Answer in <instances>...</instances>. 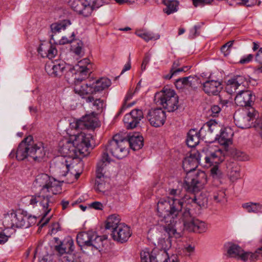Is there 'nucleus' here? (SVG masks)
<instances>
[{
	"mask_svg": "<svg viewBox=\"0 0 262 262\" xmlns=\"http://www.w3.org/2000/svg\"><path fill=\"white\" fill-rule=\"evenodd\" d=\"M233 133L230 128H225L221 130L220 135L216 134L213 140L218 139L219 142L223 145H228L231 142V139Z\"/></svg>",
	"mask_w": 262,
	"mask_h": 262,
	"instance_id": "nucleus-30",
	"label": "nucleus"
},
{
	"mask_svg": "<svg viewBox=\"0 0 262 262\" xmlns=\"http://www.w3.org/2000/svg\"><path fill=\"white\" fill-rule=\"evenodd\" d=\"M109 178L104 174H96L95 180V189L100 192H104L108 188V181Z\"/></svg>",
	"mask_w": 262,
	"mask_h": 262,
	"instance_id": "nucleus-35",
	"label": "nucleus"
},
{
	"mask_svg": "<svg viewBox=\"0 0 262 262\" xmlns=\"http://www.w3.org/2000/svg\"><path fill=\"white\" fill-rule=\"evenodd\" d=\"M177 216H180L183 222V229L188 232H193L198 233L205 232L207 230V225L203 221L194 218L190 212L188 207H184L182 205V210L179 212Z\"/></svg>",
	"mask_w": 262,
	"mask_h": 262,
	"instance_id": "nucleus-5",
	"label": "nucleus"
},
{
	"mask_svg": "<svg viewBox=\"0 0 262 262\" xmlns=\"http://www.w3.org/2000/svg\"><path fill=\"white\" fill-rule=\"evenodd\" d=\"M197 81L195 77L192 76L185 77L178 79L175 81V85L177 89H182L184 86H189L195 89L196 86L195 82Z\"/></svg>",
	"mask_w": 262,
	"mask_h": 262,
	"instance_id": "nucleus-33",
	"label": "nucleus"
},
{
	"mask_svg": "<svg viewBox=\"0 0 262 262\" xmlns=\"http://www.w3.org/2000/svg\"><path fill=\"white\" fill-rule=\"evenodd\" d=\"M95 66L90 58L83 59V96L94 94Z\"/></svg>",
	"mask_w": 262,
	"mask_h": 262,
	"instance_id": "nucleus-9",
	"label": "nucleus"
},
{
	"mask_svg": "<svg viewBox=\"0 0 262 262\" xmlns=\"http://www.w3.org/2000/svg\"><path fill=\"white\" fill-rule=\"evenodd\" d=\"M93 94L83 96V107L86 112L100 113L105 107L104 101L101 98H95Z\"/></svg>",
	"mask_w": 262,
	"mask_h": 262,
	"instance_id": "nucleus-15",
	"label": "nucleus"
},
{
	"mask_svg": "<svg viewBox=\"0 0 262 262\" xmlns=\"http://www.w3.org/2000/svg\"><path fill=\"white\" fill-rule=\"evenodd\" d=\"M81 131L77 135H74L70 138H65L59 143L58 151L62 157H69L81 161L82 156Z\"/></svg>",
	"mask_w": 262,
	"mask_h": 262,
	"instance_id": "nucleus-2",
	"label": "nucleus"
},
{
	"mask_svg": "<svg viewBox=\"0 0 262 262\" xmlns=\"http://www.w3.org/2000/svg\"><path fill=\"white\" fill-rule=\"evenodd\" d=\"M62 168L65 170H64L63 172H62L60 175L63 177L68 176V178H70L71 179L70 181H67V183H72L74 181L77 180L79 178L81 173L76 172L75 174H73L72 172L69 173V171L70 165L67 164H62Z\"/></svg>",
	"mask_w": 262,
	"mask_h": 262,
	"instance_id": "nucleus-43",
	"label": "nucleus"
},
{
	"mask_svg": "<svg viewBox=\"0 0 262 262\" xmlns=\"http://www.w3.org/2000/svg\"><path fill=\"white\" fill-rule=\"evenodd\" d=\"M104 152H110L117 159H123L128 154L126 138H123L120 135H115L106 146Z\"/></svg>",
	"mask_w": 262,
	"mask_h": 262,
	"instance_id": "nucleus-11",
	"label": "nucleus"
},
{
	"mask_svg": "<svg viewBox=\"0 0 262 262\" xmlns=\"http://www.w3.org/2000/svg\"><path fill=\"white\" fill-rule=\"evenodd\" d=\"M219 125L214 120H210L204 124L200 129V133L203 134V138L205 139L206 137H209L211 134L216 135L219 129Z\"/></svg>",
	"mask_w": 262,
	"mask_h": 262,
	"instance_id": "nucleus-24",
	"label": "nucleus"
},
{
	"mask_svg": "<svg viewBox=\"0 0 262 262\" xmlns=\"http://www.w3.org/2000/svg\"><path fill=\"white\" fill-rule=\"evenodd\" d=\"M141 120H137L136 118L132 116V118H128V121L125 120V116L123 119L124 123L128 129H133L136 127Z\"/></svg>",
	"mask_w": 262,
	"mask_h": 262,
	"instance_id": "nucleus-48",
	"label": "nucleus"
},
{
	"mask_svg": "<svg viewBox=\"0 0 262 262\" xmlns=\"http://www.w3.org/2000/svg\"><path fill=\"white\" fill-rule=\"evenodd\" d=\"M35 188H39L41 194L56 195L61 192V183L46 173H40L36 176L33 183Z\"/></svg>",
	"mask_w": 262,
	"mask_h": 262,
	"instance_id": "nucleus-3",
	"label": "nucleus"
},
{
	"mask_svg": "<svg viewBox=\"0 0 262 262\" xmlns=\"http://www.w3.org/2000/svg\"><path fill=\"white\" fill-rule=\"evenodd\" d=\"M183 201L179 198L160 199L157 205V215L160 218V222L164 230L170 236L177 238L182 236V230L178 229L175 217L182 210Z\"/></svg>",
	"mask_w": 262,
	"mask_h": 262,
	"instance_id": "nucleus-1",
	"label": "nucleus"
},
{
	"mask_svg": "<svg viewBox=\"0 0 262 262\" xmlns=\"http://www.w3.org/2000/svg\"><path fill=\"white\" fill-rule=\"evenodd\" d=\"M258 113L254 107L248 108L242 112H236L234 120L236 125L241 128L246 129L251 127L254 120L258 117Z\"/></svg>",
	"mask_w": 262,
	"mask_h": 262,
	"instance_id": "nucleus-12",
	"label": "nucleus"
},
{
	"mask_svg": "<svg viewBox=\"0 0 262 262\" xmlns=\"http://www.w3.org/2000/svg\"><path fill=\"white\" fill-rule=\"evenodd\" d=\"M163 3L166 6L163 9L164 13L167 15L173 13L178 11V2L176 0H163Z\"/></svg>",
	"mask_w": 262,
	"mask_h": 262,
	"instance_id": "nucleus-42",
	"label": "nucleus"
},
{
	"mask_svg": "<svg viewBox=\"0 0 262 262\" xmlns=\"http://www.w3.org/2000/svg\"><path fill=\"white\" fill-rule=\"evenodd\" d=\"M71 25V21L69 20L65 19L62 21L53 23L50 25L51 32L53 34H56L64 30L66 27Z\"/></svg>",
	"mask_w": 262,
	"mask_h": 262,
	"instance_id": "nucleus-40",
	"label": "nucleus"
},
{
	"mask_svg": "<svg viewBox=\"0 0 262 262\" xmlns=\"http://www.w3.org/2000/svg\"><path fill=\"white\" fill-rule=\"evenodd\" d=\"M66 78L69 83L74 84L75 93L82 96V60H79L66 74Z\"/></svg>",
	"mask_w": 262,
	"mask_h": 262,
	"instance_id": "nucleus-14",
	"label": "nucleus"
},
{
	"mask_svg": "<svg viewBox=\"0 0 262 262\" xmlns=\"http://www.w3.org/2000/svg\"><path fill=\"white\" fill-rule=\"evenodd\" d=\"M207 182V175L203 171L188 173L185 177L183 188L188 192H198Z\"/></svg>",
	"mask_w": 262,
	"mask_h": 262,
	"instance_id": "nucleus-7",
	"label": "nucleus"
},
{
	"mask_svg": "<svg viewBox=\"0 0 262 262\" xmlns=\"http://www.w3.org/2000/svg\"><path fill=\"white\" fill-rule=\"evenodd\" d=\"M10 235H8L4 230L0 231V245H4L8 242Z\"/></svg>",
	"mask_w": 262,
	"mask_h": 262,
	"instance_id": "nucleus-63",
	"label": "nucleus"
},
{
	"mask_svg": "<svg viewBox=\"0 0 262 262\" xmlns=\"http://www.w3.org/2000/svg\"><path fill=\"white\" fill-rule=\"evenodd\" d=\"M83 158L88 156L96 144L93 136L91 134L83 132Z\"/></svg>",
	"mask_w": 262,
	"mask_h": 262,
	"instance_id": "nucleus-23",
	"label": "nucleus"
},
{
	"mask_svg": "<svg viewBox=\"0 0 262 262\" xmlns=\"http://www.w3.org/2000/svg\"><path fill=\"white\" fill-rule=\"evenodd\" d=\"M222 89V83L218 80H208L203 84V90L208 95H217Z\"/></svg>",
	"mask_w": 262,
	"mask_h": 262,
	"instance_id": "nucleus-20",
	"label": "nucleus"
},
{
	"mask_svg": "<svg viewBox=\"0 0 262 262\" xmlns=\"http://www.w3.org/2000/svg\"><path fill=\"white\" fill-rule=\"evenodd\" d=\"M110 162V158L108 153L103 152L101 160L98 163L96 168V174H104L105 168L107 164Z\"/></svg>",
	"mask_w": 262,
	"mask_h": 262,
	"instance_id": "nucleus-37",
	"label": "nucleus"
},
{
	"mask_svg": "<svg viewBox=\"0 0 262 262\" xmlns=\"http://www.w3.org/2000/svg\"><path fill=\"white\" fill-rule=\"evenodd\" d=\"M201 157H198L195 154H191L190 156L185 158L183 161V168L186 175L189 172L196 171V168L200 163Z\"/></svg>",
	"mask_w": 262,
	"mask_h": 262,
	"instance_id": "nucleus-21",
	"label": "nucleus"
},
{
	"mask_svg": "<svg viewBox=\"0 0 262 262\" xmlns=\"http://www.w3.org/2000/svg\"><path fill=\"white\" fill-rule=\"evenodd\" d=\"M221 110L222 108L219 105H213L211 106L208 112L210 116L214 117L218 116L219 114L221 112Z\"/></svg>",
	"mask_w": 262,
	"mask_h": 262,
	"instance_id": "nucleus-54",
	"label": "nucleus"
},
{
	"mask_svg": "<svg viewBox=\"0 0 262 262\" xmlns=\"http://www.w3.org/2000/svg\"><path fill=\"white\" fill-rule=\"evenodd\" d=\"M168 237L166 239L162 238L159 241V244L161 246V248L164 250V252L166 253V255H167L168 254L166 253V250H168L171 246V238H178L174 236H170L169 235L166 233Z\"/></svg>",
	"mask_w": 262,
	"mask_h": 262,
	"instance_id": "nucleus-46",
	"label": "nucleus"
},
{
	"mask_svg": "<svg viewBox=\"0 0 262 262\" xmlns=\"http://www.w3.org/2000/svg\"><path fill=\"white\" fill-rule=\"evenodd\" d=\"M70 3L73 10L78 12L79 14L82 13V10L80 8L81 5H82L81 0H70Z\"/></svg>",
	"mask_w": 262,
	"mask_h": 262,
	"instance_id": "nucleus-51",
	"label": "nucleus"
},
{
	"mask_svg": "<svg viewBox=\"0 0 262 262\" xmlns=\"http://www.w3.org/2000/svg\"><path fill=\"white\" fill-rule=\"evenodd\" d=\"M234 40L229 41L224 45L221 48V52L224 53L225 56H227L230 53V50L232 46Z\"/></svg>",
	"mask_w": 262,
	"mask_h": 262,
	"instance_id": "nucleus-55",
	"label": "nucleus"
},
{
	"mask_svg": "<svg viewBox=\"0 0 262 262\" xmlns=\"http://www.w3.org/2000/svg\"><path fill=\"white\" fill-rule=\"evenodd\" d=\"M225 193L224 191H220L214 194L213 199L216 202H222L225 196Z\"/></svg>",
	"mask_w": 262,
	"mask_h": 262,
	"instance_id": "nucleus-61",
	"label": "nucleus"
},
{
	"mask_svg": "<svg viewBox=\"0 0 262 262\" xmlns=\"http://www.w3.org/2000/svg\"><path fill=\"white\" fill-rule=\"evenodd\" d=\"M36 218L31 215L24 214L21 210L13 211L5 217V222H8L7 226L11 228H27L34 225Z\"/></svg>",
	"mask_w": 262,
	"mask_h": 262,
	"instance_id": "nucleus-10",
	"label": "nucleus"
},
{
	"mask_svg": "<svg viewBox=\"0 0 262 262\" xmlns=\"http://www.w3.org/2000/svg\"><path fill=\"white\" fill-rule=\"evenodd\" d=\"M98 113L90 112L83 116V126L87 129H94L99 126L97 114Z\"/></svg>",
	"mask_w": 262,
	"mask_h": 262,
	"instance_id": "nucleus-26",
	"label": "nucleus"
},
{
	"mask_svg": "<svg viewBox=\"0 0 262 262\" xmlns=\"http://www.w3.org/2000/svg\"><path fill=\"white\" fill-rule=\"evenodd\" d=\"M29 206L34 208L39 204L42 211L41 221H43L41 226L46 225L50 221L51 217L46 218L52 210L56 201V198L52 195H44L38 193L35 195H30Z\"/></svg>",
	"mask_w": 262,
	"mask_h": 262,
	"instance_id": "nucleus-4",
	"label": "nucleus"
},
{
	"mask_svg": "<svg viewBox=\"0 0 262 262\" xmlns=\"http://www.w3.org/2000/svg\"><path fill=\"white\" fill-rule=\"evenodd\" d=\"M37 51L42 57L45 56L42 53L43 52L45 56L48 57L49 58L54 57L57 52L56 49L51 44H41L38 48Z\"/></svg>",
	"mask_w": 262,
	"mask_h": 262,
	"instance_id": "nucleus-36",
	"label": "nucleus"
},
{
	"mask_svg": "<svg viewBox=\"0 0 262 262\" xmlns=\"http://www.w3.org/2000/svg\"><path fill=\"white\" fill-rule=\"evenodd\" d=\"M82 125V118L77 120H74L73 122L70 123V126L71 128L78 129L81 128Z\"/></svg>",
	"mask_w": 262,
	"mask_h": 262,
	"instance_id": "nucleus-62",
	"label": "nucleus"
},
{
	"mask_svg": "<svg viewBox=\"0 0 262 262\" xmlns=\"http://www.w3.org/2000/svg\"><path fill=\"white\" fill-rule=\"evenodd\" d=\"M83 4L94 5L95 7L99 8L103 5L102 0H84Z\"/></svg>",
	"mask_w": 262,
	"mask_h": 262,
	"instance_id": "nucleus-58",
	"label": "nucleus"
},
{
	"mask_svg": "<svg viewBox=\"0 0 262 262\" xmlns=\"http://www.w3.org/2000/svg\"><path fill=\"white\" fill-rule=\"evenodd\" d=\"M32 136H29L22 141L16 150V159L18 161H23L28 157H30L31 142L32 141Z\"/></svg>",
	"mask_w": 262,
	"mask_h": 262,
	"instance_id": "nucleus-19",
	"label": "nucleus"
},
{
	"mask_svg": "<svg viewBox=\"0 0 262 262\" xmlns=\"http://www.w3.org/2000/svg\"><path fill=\"white\" fill-rule=\"evenodd\" d=\"M225 251L227 255L231 257L241 259L243 261L250 260L254 261L259 259V253H262V246L258 248L254 252H245L238 245L232 242H228L224 245Z\"/></svg>",
	"mask_w": 262,
	"mask_h": 262,
	"instance_id": "nucleus-8",
	"label": "nucleus"
},
{
	"mask_svg": "<svg viewBox=\"0 0 262 262\" xmlns=\"http://www.w3.org/2000/svg\"><path fill=\"white\" fill-rule=\"evenodd\" d=\"M84 234L85 237L83 238V241H84L83 243V253L86 252L83 250L84 249L90 248L92 251L101 249L103 247V242L107 239V235L99 236L92 230L86 232L83 231V236Z\"/></svg>",
	"mask_w": 262,
	"mask_h": 262,
	"instance_id": "nucleus-13",
	"label": "nucleus"
},
{
	"mask_svg": "<svg viewBox=\"0 0 262 262\" xmlns=\"http://www.w3.org/2000/svg\"><path fill=\"white\" fill-rule=\"evenodd\" d=\"M136 34L147 42L150 40H157L160 38L159 34L155 35L152 32L144 31L143 30L137 31Z\"/></svg>",
	"mask_w": 262,
	"mask_h": 262,
	"instance_id": "nucleus-44",
	"label": "nucleus"
},
{
	"mask_svg": "<svg viewBox=\"0 0 262 262\" xmlns=\"http://www.w3.org/2000/svg\"><path fill=\"white\" fill-rule=\"evenodd\" d=\"M203 134L198 132L195 129H190L187 133V137L186 140L187 145L190 147H195L200 142L201 136L203 137Z\"/></svg>",
	"mask_w": 262,
	"mask_h": 262,
	"instance_id": "nucleus-32",
	"label": "nucleus"
},
{
	"mask_svg": "<svg viewBox=\"0 0 262 262\" xmlns=\"http://www.w3.org/2000/svg\"><path fill=\"white\" fill-rule=\"evenodd\" d=\"M55 249L60 255L70 253L74 250L73 241L70 238L65 239L60 245L55 246Z\"/></svg>",
	"mask_w": 262,
	"mask_h": 262,
	"instance_id": "nucleus-31",
	"label": "nucleus"
},
{
	"mask_svg": "<svg viewBox=\"0 0 262 262\" xmlns=\"http://www.w3.org/2000/svg\"><path fill=\"white\" fill-rule=\"evenodd\" d=\"M71 51L76 55H79L82 52V43L80 41L77 42L76 45L73 44L71 47Z\"/></svg>",
	"mask_w": 262,
	"mask_h": 262,
	"instance_id": "nucleus-53",
	"label": "nucleus"
},
{
	"mask_svg": "<svg viewBox=\"0 0 262 262\" xmlns=\"http://www.w3.org/2000/svg\"><path fill=\"white\" fill-rule=\"evenodd\" d=\"M248 213H262V205L258 203L249 202L242 204Z\"/></svg>",
	"mask_w": 262,
	"mask_h": 262,
	"instance_id": "nucleus-39",
	"label": "nucleus"
},
{
	"mask_svg": "<svg viewBox=\"0 0 262 262\" xmlns=\"http://www.w3.org/2000/svg\"><path fill=\"white\" fill-rule=\"evenodd\" d=\"M141 262H158L156 256L149 251L143 250L140 253Z\"/></svg>",
	"mask_w": 262,
	"mask_h": 262,
	"instance_id": "nucleus-45",
	"label": "nucleus"
},
{
	"mask_svg": "<svg viewBox=\"0 0 262 262\" xmlns=\"http://www.w3.org/2000/svg\"><path fill=\"white\" fill-rule=\"evenodd\" d=\"M230 83H236L239 86L241 85H244L245 82H247L246 78L243 75H234L230 79Z\"/></svg>",
	"mask_w": 262,
	"mask_h": 262,
	"instance_id": "nucleus-49",
	"label": "nucleus"
},
{
	"mask_svg": "<svg viewBox=\"0 0 262 262\" xmlns=\"http://www.w3.org/2000/svg\"><path fill=\"white\" fill-rule=\"evenodd\" d=\"M97 8L94 5L83 4V16L88 17L91 15L93 11Z\"/></svg>",
	"mask_w": 262,
	"mask_h": 262,
	"instance_id": "nucleus-52",
	"label": "nucleus"
},
{
	"mask_svg": "<svg viewBox=\"0 0 262 262\" xmlns=\"http://www.w3.org/2000/svg\"><path fill=\"white\" fill-rule=\"evenodd\" d=\"M192 196L186 195L185 199L188 201L189 203L196 204L200 208H206L208 204V198L206 193H201L196 195L195 193H192Z\"/></svg>",
	"mask_w": 262,
	"mask_h": 262,
	"instance_id": "nucleus-22",
	"label": "nucleus"
},
{
	"mask_svg": "<svg viewBox=\"0 0 262 262\" xmlns=\"http://www.w3.org/2000/svg\"><path fill=\"white\" fill-rule=\"evenodd\" d=\"M88 208H94L98 210H102L103 208V205L101 203L96 201L89 204Z\"/></svg>",
	"mask_w": 262,
	"mask_h": 262,
	"instance_id": "nucleus-60",
	"label": "nucleus"
},
{
	"mask_svg": "<svg viewBox=\"0 0 262 262\" xmlns=\"http://www.w3.org/2000/svg\"><path fill=\"white\" fill-rule=\"evenodd\" d=\"M132 233L130 227L124 224H121L111 232L112 238L118 243H124L130 237Z\"/></svg>",
	"mask_w": 262,
	"mask_h": 262,
	"instance_id": "nucleus-17",
	"label": "nucleus"
},
{
	"mask_svg": "<svg viewBox=\"0 0 262 262\" xmlns=\"http://www.w3.org/2000/svg\"><path fill=\"white\" fill-rule=\"evenodd\" d=\"M145 118L151 126L159 127L165 123L166 115L162 108H156L148 110Z\"/></svg>",
	"mask_w": 262,
	"mask_h": 262,
	"instance_id": "nucleus-16",
	"label": "nucleus"
},
{
	"mask_svg": "<svg viewBox=\"0 0 262 262\" xmlns=\"http://www.w3.org/2000/svg\"><path fill=\"white\" fill-rule=\"evenodd\" d=\"M223 152L222 150L217 149L205 157L202 158L204 159L205 163L210 166L213 163L218 164L225 160V157L223 156Z\"/></svg>",
	"mask_w": 262,
	"mask_h": 262,
	"instance_id": "nucleus-27",
	"label": "nucleus"
},
{
	"mask_svg": "<svg viewBox=\"0 0 262 262\" xmlns=\"http://www.w3.org/2000/svg\"><path fill=\"white\" fill-rule=\"evenodd\" d=\"M94 87V94L100 92L109 87L111 84V81L106 78H101L98 80L95 79Z\"/></svg>",
	"mask_w": 262,
	"mask_h": 262,
	"instance_id": "nucleus-41",
	"label": "nucleus"
},
{
	"mask_svg": "<svg viewBox=\"0 0 262 262\" xmlns=\"http://www.w3.org/2000/svg\"><path fill=\"white\" fill-rule=\"evenodd\" d=\"M127 145L134 150H138L141 149L144 145L143 138L139 134H135L129 135L127 139H126Z\"/></svg>",
	"mask_w": 262,
	"mask_h": 262,
	"instance_id": "nucleus-28",
	"label": "nucleus"
},
{
	"mask_svg": "<svg viewBox=\"0 0 262 262\" xmlns=\"http://www.w3.org/2000/svg\"><path fill=\"white\" fill-rule=\"evenodd\" d=\"M132 116L136 118L137 120H141L143 118V113L141 110L134 109L125 115V120L128 121L129 117L130 118Z\"/></svg>",
	"mask_w": 262,
	"mask_h": 262,
	"instance_id": "nucleus-47",
	"label": "nucleus"
},
{
	"mask_svg": "<svg viewBox=\"0 0 262 262\" xmlns=\"http://www.w3.org/2000/svg\"><path fill=\"white\" fill-rule=\"evenodd\" d=\"M210 171V174L213 179H219L222 177V172L217 164L211 167Z\"/></svg>",
	"mask_w": 262,
	"mask_h": 262,
	"instance_id": "nucleus-50",
	"label": "nucleus"
},
{
	"mask_svg": "<svg viewBox=\"0 0 262 262\" xmlns=\"http://www.w3.org/2000/svg\"><path fill=\"white\" fill-rule=\"evenodd\" d=\"M30 158H32L35 161L39 162L45 157L46 151L42 143L32 145L31 144Z\"/></svg>",
	"mask_w": 262,
	"mask_h": 262,
	"instance_id": "nucleus-25",
	"label": "nucleus"
},
{
	"mask_svg": "<svg viewBox=\"0 0 262 262\" xmlns=\"http://www.w3.org/2000/svg\"><path fill=\"white\" fill-rule=\"evenodd\" d=\"M234 158L236 159L238 161H247L248 160V157L247 155L240 150H236L234 152Z\"/></svg>",
	"mask_w": 262,
	"mask_h": 262,
	"instance_id": "nucleus-56",
	"label": "nucleus"
},
{
	"mask_svg": "<svg viewBox=\"0 0 262 262\" xmlns=\"http://www.w3.org/2000/svg\"><path fill=\"white\" fill-rule=\"evenodd\" d=\"M254 120V122H253V127L259 132L262 138V119H257L256 118Z\"/></svg>",
	"mask_w": 262,
	"mask_h": 262,
	"instance_id": "nucleus-57",
	"label": "nucleus"
},
{
	"mask_svg": "<svg viewBox=\"0 0 262 262\" xmlns=\"http://www.w3.org/2000/svg\"><path fill=\"white\" fill-rule=\"evenodd\" d=\"M228 175L232 181L237 180L240 178V167L237 162L229 161L227 163Z\"/></svg>",
	"mask_w": 262,
	"mask_h": 262,
	"instance_id": "nucleus-29",
	"label": "nucleus"
},
{
	"mask_svg": "<svg viewBox=\"0 0 262 262\" xmlns=\"http://www.w3.org/2000/svg\"><path fill=\"white\" fill-rule=\"evenodd\" d=\"M120 219L118 215L113 214L108 216L106 221L105 228L107 230L111 232L113 231L114 228L120 225Z\"/></svg>",
	"mask_w": 262,
	"mask_h": 262,
	"instance_id": "nucleus-38",
	"label": "nucleus"
},
{
	"mask_svg": "<svg viewBox=\"0 0 262 262\" xmlns=\"http://www.w3.org/2000/svg\"><path fill=\"white\" fill-rule=\"evenodd\" d=\"M65 66L63 63L49 64L45 67L46 72L52 77L60 76Z\"/></svg>",
	"mask_w": 262,
	"mask_h": 262,
	"instance_id": "nucleus-34",
	"label": "nucleus"
},
{
	"mask_svg": "<svg viewBox=\"0 0 262 262\" xmlns=\"http://www.w3.org/2000/svg\"><path fill=\"white\" fill-rule=\"evenodd\" d=\"M155 101L168 112H173L179 107L178 96L173 90L163 88L161 91L156 93Z\"/></svg>",
	"mask_w": 262,
	"mask_h": 262,
	"instance_id": "nucleus-6",
	"label": "nucleus"
},
{
	"mask_svg": "<svg viewBox=\"0 0 262 262\" xmlns=\"http://www.w3.org/2000/svg\"><path fill=\"white\" fill-rule=\"evenodd\" d=\"M255 96L250 91H241L234 98L235 103L237 105L242 107H253Z\"/></svg>",
	"mask_w": 262,
	"mask_h": 262,
	"instance_id": "nucleus-18",
	"label": "nucleus"
},
{
	"mask_svg": "<svg viewBox=\"0 0 262 262\" xmlns=\"http://www.w3.org/2000/svg\"><path fill=\"white\" fill-rule=\"evenodd\" d=\"M230 79H229L227 81V84L226 86V89L227 90L228 92L229 93H232L234 92L239 87L238 85L236 84V83H230Z\"/></svg>",
	"mask_w": 262,
	"mask_h": 262,
	"instance_id": "nucleus-59",
	"label": "nucleus"
},
{
	"mask_svg": "<svg viewBox=\"0 0 262 262\" xmlns=\"http://www.w3.org/2000/svg\"><path fill=\"white\" fill-rule=\"evenodd\" d=\"M75 33L73 32L71 36L70 37V39H68L67 37L63 36L62 38L59 40V43L60 45H64L66 43H69L72 42L74 40Z\"/></svg>",
	"mask_w": 262,
	"mask_h": 262,
	"instance_id": "nucleus-64",
	"label": "nucleus"
}]
</instances>
